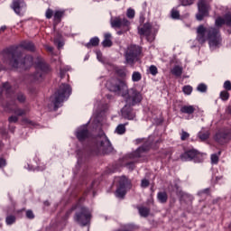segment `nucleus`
Here are the masks:
<instances>
[{
	"label": "nucleus",
	"mask_w": 231,
	"mask_h": 231,
	"mask_svg": "<svg viewBox=\"0 0 231 231\" xmlns=\"http://www.w3.org/2000/svg\"><path fill=\"white\" fill-rule=\"evenodd\" d=\"M54 44L58 46V50H60L64 46V40H62V36L60 34H58L54 38Z\"/></svg>",
	"instance_id": "nucleus-28"
},
{
	"label": "nucleus",
	"mask_w": 231,
	"mask_h": 231,
	"mask_svg": "<svg viewBox=\"0 0 231 231\" xmlns=\"http://www.w3.org/2000/svg\"><path fill=\"white\" fill-rule=\"evenodd\" d=\"M198 137L199 138V140H201V142H205V140H208V138H210V132L209 131H200L198 133Z\"/></svg>",
	"instance_id": "nucleus-30"
},
{
	"label": "nucleus",
	"mask_w": 231,
	"mask_h": 231,
	"mask_svg": "<svg viewBox=\"0 0 231 231\" xmlns=\"http://www.w3.org/2000/svg\"><path fill=\"white\" fill-rule=\"evenodd\" d=\"M219 180H223V176L216 177L217 183V181H219Z\"/></svg>",
	"instance_id": "nucleus-64"
},
{
	"label": "nucleus",
	"mask_w": 231,
	"mask_h": 231,
	"mask_svg": "<svg viewBox=\"0 0 231 231\" xmlns=\"http://www.w3.org/2000/svg\"><path fill=\"white\" fill-rule=\"evenodd\" d=\"M16 221V217L14 215H8L5 218V223L6 225L10 226V225H14V223H15Z\"/></svg>",
	"instance_id": "nucleus-34"
},
{
	"label": "nucleus",
	"mask_w": 231,
	"mask_h": 231,
	"mask_svg": "<svg viewBox=\"0 0 231 231\" xmlns=\"http://www.w3.org/2000/svg\"><path fill=\"white\" fill-rule=\"evenodd\" d=\"M138 32L140 35H145L146 37H149V35H151V25L144 24L142 28L139 29Z\"/></svg>",
	"instance_id": "nucleus-22"
},
{
	"label": "nucleus",
	"mask_w": 231,
	"mask_h": 231,
	"mask_svg": "<svg viewBox=\"0 0 231 231\" xmlns=\"http://www.w3.org/2000/svg\"><path fill=\"white\" fill-rule=\"evenodd\" d=\"M121 31L117 32V35H123L124 32H127V31H124V28H121Z\"/></svg>",
	"instance_id": "nucleus-62"
},
{
	"label": "nucleus",
	"mask_w": 231,
	"mask_h": 231,
	"mask_svg": "<svg viewBox=\"0 0 231 231\" xmlns=\"http://www.w3.org/2000/svg\"><path fill=\"white\" fill-rule=\"evenodd\" d=\"M96 55H97V59L99 62H104V60H102V51H97Z\"/></svg>",
	"instance_id": "nucleus-53"
},
{
	"label": "nucleus",
	"mask_w": 231,
	"mask_h": 231,
	"mask_svg": "<svg viewBox=\"0 0 231 231\" xmlns=\"http://www.w3.org/2000/svg\"><path fill=\"white\" fill-rule=\"evenodd\" d=\"M106 88L108 91L118 95V97H123L128 106H138L143 100L141 91L135 88L127 89V84L120 79L113 78L108 79L106 81Z\"/></svg>",
	"instance_id": "nucleus-1"
},
{
	"label": "nucleus",
	"mask_w": 231,
	"mask_h": 231,
	"mask_svg": "<svg viewBox=\"0 0 231 231\" xmlns=\"http://www.w3.org/2000/svg\"><path fill=\"white\" fill-rule=\"evenodd\" d=\"M60 79H63L64 77H66V70H64L63 69H60Z\"/></svg>",
	"instance_id": "nucleus-56"
},
{
	"label": "nucleus",
	"mask_w": 231,
	"mask_h": 231,
	"mask_svg": "<svg viewBox=\"0 0 231 231\" xmlns=\"http://www.w3.org/2000/svg\"><path fill=\"white\" fill-rule=\"evenodd\" d=\"M26 217L28 218V219H33L34 217H35V215L33 214V211H32V210H27L26 211Z\"/></svg>",
	"instance_id": "nucleus-52"
},
{
	"label": "nucleus",
	"mask_w": 231,
	"mask_h": 231,
	"mask_svg": "<svg viewBox=\"0 0 231 231\" xmlns=\"http://www.w3.org/2000/svg\"><path fill=\"white\" fill-rule=\"evenodd\" d=\"M199 158V152L196 149H189L180 154L181 162H191V160H196Z\"/></svg>",
	"instance_id": "nucleus-17"
},
{
	"label": "nucleus",
	"mask_w": 231,
	"mask_h": 231,
	"mask_svg": "<svg viewBox=\"0 0 231 231\" xmlns=\"http://www.w3.org/2000/svg\"><path fill=\"white\" fill-rule=\"evenodd\" d=\"M71 91V86L69 84L63 83L59 87L58 90L54 94V100L52 101V104L54 105V111H57V109L62 106V102H64V100H68L69 98Z\"/></svg>",
	"instance_id": "nucleus-7"
},
{
	"label": "nucleus",
	"mask_w": 231,
	"mask_h": 231,
	"mask_svg": "<svg viewBox=\"0 0 231 231\" xmlns=\"http://www.w3.org/2000/svg\"><path fill=\"white\" fill-rule=\"evenodd\" d=\"M182 6H190V5H194V0H180Z\"/></svg>",
	"instance_id": "nucleus-44"
},
{
	"label": "nucleus",
	"mask_w": 231,
	"mask_h": 231,
	"mask_svg": "<svg viewBox=\"0 0 231 231\" xmlns=\"http://www.w3.org/2000/svg\"><path fill=\"white\" fill-rule=\"evenodd\" d=\"M182 91L184 95H191L192 87L190 85H186L182 88Z\"/></svg>",
	"instance_id": "nucleus-37"
},
{
	"label": "nucleus",
	"mask_w": 231,
	"mask_h": 231,
	"mask_svg": "<svg viewBox=\"0 0 231 231\" xmlns=\"http://www.w3.org/2000/svg\"><path fill=\"white\" fill-rule=\"evenodd\" d=\"M145 14L141 13L140 14V23H143V21H145Z\"/></svg>",
	"instance_id": "nucleus-58"
},
{
	"label": "nucleus",
	"mask_w": 231,
	"mask_h": 231,
	"mask_svg": "<svg viewBox=\"0 0 231 231\" xmlns=\"http://www.w3.org/2000/svg\"><path fill=\"white\" fill-rule=\"evenodd\" d=\"M6 30V25L1 26L0 27V33H3Z\"/></svg>",
	"instance_id": "nucleus-61"
},
{
	"label": "nucleus",
	"mask_w": 231,
	"mask_h": 231,
	"mask_svg": "<svg viewBox=\"0 0 231 231\" xmlns=\"http://www.w3.org/2000/svg\"><path fill=\"white\" fill-rule=\"evenodd\" d=\"M9 111H14V115H16V116H25L26 113H28V109H23L20 107H16V108H12L9 109Z\"/></svg>",
	"instance_id": "nucleus-27"
},
{
	"label": "nucleus",
	"mask_w": 231,
	"mask_h": 231,
	"mask_svg": "<svg viewBox=\"0 0 231 231\" xmlns=\"http://www.w3.org/2000/svg\"><path fill=\"white\" fill-rule=\"evenodd\" d=\"M111 33L110 32H106L104 35V40L102 42V46L104 48H111V46H113V41H111Z\"/></svg>",
	"instance_id": "nucleus-19"
},
{
	"label": "nucleus",
	"mask_w": 231,
	"mask_h": 231,
	"mask_svg": "<svg viewBox=\"0 0 231 231\" xmlns=\"http://www.w3.org/2000/svg\"><path fill=\"white\" fill-rule=\"evenodd\" d=\"M2 91L3 93H5L6 98H9L10 100L4 105L5 109H12V105L15 104V100H17L19 104H24V102H26V95L23 92H18L14 95V89H12V85L8 82L3 83Z\"/></svg>",
	"instance_id": "nucleus-6"
},
{
	"label": "nucleus",
	"mask_w": 231,
	"mask_h": 231,
	"mask_svg": "<svg viewBox=\"0 0 231 231\" xmlns=\"http://www.w3.org/2000/svg\"><path fill=\"white\" fill-rule=\"evenodd\" d=\"M77 208H79V211L77 212L74 217L75 221H77L79 225H81V226H87L91 221V211L86 207H80L79 204L72 206V208L66 212L63 217L64 221L69 219L71 214H73V210H77Z\"/></svg>",
	"instance_id": "nucleus-4"
},
{
	"label": "nucleus",
	"mask_w": 231,
	"mask_h": 231,
	"mask_svg": "<svg viewBox=\"0 0 231 231\" xmlns=\"http://www.w3.org/2000/svg\"><path fill=\"white\" fill-rule=\"evenodd\" d=\"M92 151L95 154H107L113 151V146L111 145V141L107 138V135L103 131H100L99 134L93 139V148Z\"/></svg>",
	"instance_id": "nucleus-5"
},
{
	"label": "nucleus",
	"mask_w": 231,
	"mask_h": 231,
	"mask_svg": "<svg viewBox=\"0 0 231 231\" xmlns=\"http://www.w3.org/2000/svg\"><path fill=\"white\" fill-rule=\"evenodd\" d=\"M214 140L220 145H225L231 141V127H224L218 130L215 136Z\"/></svg>",
	"instance_id": "nucleus-11"
},
{
	"label": "nucleus",
	"mask_w": 231,
	"mask_h": 231,
	"mask_svg": "<svg viewBox=\"0 0 231 231\" xmlns=\"http://www.w3.org/2000/svg\"><path fill=\"white\" fill-rule=\"evenodd\" d=\"M218 162H219V155L216 153L211 154V163H213L214 165H217Z\"/></svg>",
	"instance_id": "nucleus-42"
},
{
	"label": "nucleus",
	"mask_w": 231,
	"mask_h": 231,
	"mask_svg": "<svg viewBox=\"0 0 231 231\" xmlns=\"http://www.w3.org/2000/svg\"><path fill=\"white\" fill-rule=\"evenodd\" d=\"M149 73L153 77H156V75H158V68L154 65L150 66Z\"/></svg>",
	"instance_id": "nucleus-39"
},
{
	"label": "nucleus",
	"mask_w": 231,
	"mask_h": 231,
	"mask_svg": "<svg viewBox=\"0 0 231 231\" xmlns=\"http://www.w3.org/2000/svg\"><path fill=\"white\" fill-rule=\"evenodd\" d=\"M215 24L216 26H218L220 28L221 26H223V24H226V23L225 22V18L219 16L216 19Z\"/></svg>",
	"instance_id": "nucleus-36"
},
{
	"label": "nucleus",
	"mask_w": 231,
	"mask_h": 231,
	"mask_svg": "<svg viewBox=\"0 0 231 231\" xmlns=\"http://www.w3.org/2000/svg\"><path fill=\"white\" fill-rule=\"evenodd\" d=\"M149 185H151V182L149 181V180L143 179L141 180V187H142V189H147V187H149Z\"/></svg>",
	"instance_id": "nucleus-43"
},
{
	"label": "nucleus",
	"mask_w": 231,
	"mask_h": 231,
	"mask_svg": "<svg viewBox=\"0 0 231 231\" xmlns=\"http://www.w3.org/2000/svg\"><path fill=\"white\" fill-rule=\"evenodd\" d=\"M128 123H125L124 125H118L116 128L115 133H116V134H125V125H127Z\"/></svg>",
	"instance_id": "nucleus-32"
},
{
	"label": "nucleus",
	"mask_w": 231,
	"mask_h": 231,
	"mask_svg": "<svg viewBox=\"0 0 231 231\" xmlns=\"http://www.w3.org/2000/svg\"><path fill=\"white\" fill-rule=\"evenodd\" d=\"M189 136H190V134L185 131H182L181 135H180V140L182 142H185V140H187V138H189Z\"/></svg>",
	"instance_id": "nucleus-49"
},
{
	"label": "nucleus",
	"mask_w": 231,
	"mask_h": 231,
	"mask_svg": "<svg viewBox=\"0 0 231 231\" xmlns=\"http://www.w3.org/2000/svg\"><path fill=\"white\" fill-rule=\"evenodd\" d=\"M3 167H6V160L0 158V169H3Z\"/></svg>",
	"instance_id": "nucleus-55"
},
{
	"label": "nucleus",
	"mask_w": 231,
	"mask_h": 231,
	"mask_svg": "<svg viewBox=\"0 0 231 231\" xmlns=\"http://www.w3.org/2000/svg\"><path fill=\"white\" fill-rule=\"evenodd\" d=\"M11 8L17 15H21V10L26 8V3H24V0H13Z\"/></svg>",
	"instance_id": "nucleus-18"
},
{
	"label": "nucleus",
	"mask_w": 231,
	"mask_h": 231,
	"mask_svg": "<svg viewBox=\"0 0 231 231\" xmlns=\"http://www.w3.org/2000/svg\"><path fill=\"white\" fill-rule=\"evenodd\" d=\"M8 122L9 124H17V122H19V117H17L16 116H11L8 118Z\"/></svg>",
	"instance_id": "nucleus-46"
},
{
	"label": "nucleus",
	"mask_w": 231,
	"mask_h": 231,
	"mask_svg": "<svg viewBox=\"0 0 231 231\" xmlns=\"http://www.w3.org/2000/svg\"><path fill=\"white\" fill-rule=\"evenodd\" d=\"M134 9L133 8H128L126 11V16L128 17V19H134Z\"/></svg>",
	"instance_id": "nucleus-40"
},
{
	"label": "nucleus",
	"mask_w": 231,
	"mask_h": 231,
	"mask_svg": "<svg viewBox=\"0 0 231 231\" xmlns=\"http://www.w3.org/2000/svg\"><path fill=\"white\" fill-rule=\"evenodd\" d=\"M149 149H151V146H149V144L147 143H144L139 148H137L136 151L131 153H128L125 156V158L126 160H132V161L125 163L126 169H128L129 171H134V163H138V159L142 158V156H143V154H145V152H147Z\"/></svg>",
	"instance_id": "nucleus-8"
},
{
	"label": "nucleus",
	"mask_w": 231,
	"mask_h": 231,
	"mask_svg": "<svg viewBox=\"0 0 231 231\" xmlns=\"http://www.w3.org/2000/svg\"><path fill=\"white\" fill-rule=\"evenodd\" d=\"M133 106V105L126 103V105L121 109L123 118H125V120H134L136 117V113H134Z\"/></svg>",
	"instance_id": "nucleus-16"
},
{
	"label": "nucleus",
	"mask_w": 231,
	"mask_h": 231,
	"mask_svg": "<svg viewBox=\"0 0 231 231\" xmlns=\"http://www.w3.org/2000/svg\"><path fill=\"white\" fill-rule=\"evenodd\" d=\"M171 19H180V11L176 9L171 10Z\"/></svg>",
	"instance_id": "nucleus-45"
},
{
	"label": "nucleus",
	"mask_w": 231,
	"mask_h": 231,
	"mask_svg": "<svg viewBox=\"0 0 231 231\" xmlns=\"http://www.w3.org/2000/svg\"><path fill=\"white\" fill-rule=\"evenodd\" d=\"M118 74L120 75V77H125V71L122 69L118 70Z\"/></svg>",
	"instance_id": "nucleus-60"
},
{
	"label": "nucleus",
	"mask_w": 231,
	"mask_h": 231,
	"mask_svg": "<svg viewBox=\"0 0 231 231\" xmlns=\"http://www.w3.org/2000/svg\"><path fill=\"white\" fill-rule=\"evenodd\" d=\"M209 190L210 189L208 188L201 189L198 191V196H203V194H208Z\"/></svg>",
	"instance_id": "nucleus-54"
},
{
	"label": "nucleus",
	"mask_w": 231,
	"mask_h": 231,
	"mask_svg": "<svg viewBox=\"0 0 231 231\" xmlns=\"http://www.w3.org/2000/svg\"><path fill=\"white\" fill-rule=\"evenodd\" d=\"M129 187H131V182H129V180H127L125 176L120 177L118 186L116 190V197L119 198L120 199H124L125 194H127V189H129Z\"/></svg>",
	"instance_id": "nucleus-12"
},
{
	"label": "nucleus",
	"mask_w": 231,
	"mask_h": 231,
	"mask_svg": "<svg viewBox=\"0 0 231 231\" xmlns=\"http://www.w3.org/2000/svg\"><path fill=\"white\" fill-rule=\"evenodd\" d=\"M196 111V108H194V106H182L180 107V113H183L184 115H192Z\"/></svg>",
	"instance_id": "nucleus-21"
},
{
	"label": "nucleus",
	"mask_w": 231,
	"mask_h": 231,
	"mask_svg": "<svg viewBox=\"0 0 231 231\" xmlns=\"http://www.w3.org/2000/svg\"><path fill=\"white\" fill-rule=\"evenodd\" d=\"M20 48L26 50L27 51H35V45L32 42H22L20 43Z\"/></svg>",
	"instance_id": "nucleus-20"
},
{
	"label": "nucleus",
	"mask_w": 231,
	"mask_h": 231,
	"mask_svg": "<svg viewBox=\"0 0 231 231\" xmlns=\"http://www.w3.org/2000/svg\"><path fill=\"white\" fill-rule=\"evenodd\" d=\"M140 80H142V73L138 71H134L132 74V81L140 82Z\"/></svg>",
	"instance_id": "nucleus-33"
},
{
	"label": "nucleus",
	"mask_w": 231,
	"mask_h": 231,
	"mask_svg": "<svg viewBox=\"0 0 231 231\" xmlns=\"http://www.w3.org/2000/svg\"><path fill=\"white\" fill-rule=\"evenodd\" d=\"M224 89H226V91H231V81L230 80H226L224 82Z\"/></svg>",
	"instance_id": "nucleus-48"
},
{
	"label": "nucleus",
	"mask_w": 231,
	"mask_h": 231,
	"mask_svg": "<svg viewBox=\"0 0 231 231\" xmlns=\"http://www.w3.org/2000/svg\"><path fill=\"white\" fill-rule=\"evenodd\" d=\"M51 71V68L46 61L44 60H38L36 62V72L32 75L33 80L37 82H41L42 79H44V75L46 73H50Z\"/></svg>",
	"instance_id": "nucleus-10"
},
{
	"label": "nucleus",
	"mask_w": 231,
	"mask_h": 231,
	"mask_svg": "<svg viewBox=\"0 0 231 231\" xmlns=\"http://www.w3.org/2000/svg\"><path fill=\"white\" fill-rule=\"evenodd\" d=\"M207 89H208V88L205 85V83H200L197 87V91H199V93H207Z\"/></svg>",
	"instance_id": "nucleus-38"
},
{
	"label": "nucleus",
	"mask_w": 231,
	"mask_h": 231,
	"mask_svg": "<svg viewBox=\"0 0 231 231\" xmlns=\"http://www.w3.org/2000/svg\"><path fill=\"white\" fill-rule=\"evenodd\" d=\"M219 199H221L220 198L215 199H213V205H216L219 202Z\"/></svg>",
	"instance_id": "nucleus-63"
},
{
	"label": "nucleus",
	"mask_w": 231,
	"mask_h": 231,
	"mask_svg": "<svg viewBox=\"0 0 231 231\" xmlns=\"http://www.w3.org/2000/svg\"><path fill=\"white\" fill-rule=\"evenodd\" d=\"M140 55H142V48L140 46H128L125 51V63L129 64V66H134V62L138 60Z\"/></svg>",
	"instance_id": "nucleus-9"
},
{
	"label": "nucleus",
	"mask_w": 231,
	"mask_h": 231,
	"mask_svg": "<svg viewBox=\"0 0 231 231\" xmlns=\"http://www.w3.org/2000/svg\"><path fill=\"white\" fill-rule=\"evenodd\" d=\"M220 98L224 102H226V100H228L230 98V93H228V91H226V90L221 91L220 92Z\"/></svg>",
	"instance_id": "nucleus-35"
},
{
	"label": "nucleus",
	"mask_w": 231,
	"mask_h": 231,
	"mask_svg": "<svg viewBox=\"0 0 231 231\" xmlns=\"http://www.w3.org/2000/svg\"><path fill=\"white\" fill-rule=\"evenodd\" d=\"M208 3H212V0H199L198 3V14H196L197 21H201L203 18L208 17V8L210 5Z\"/></svg>",
	"instance_id": "nucleus-14"
},
{
	"label": "nucleus",
	"mask_w": 231,
	"mask_h": 231,
	"mask_svg": "<svg viewBox=\"0 0 231 231\" xmlns=\"http://www.w3.org/2000/svg\"><path fill=\"white\" fill-rule=\"evenodd\" d=\"M64 17V11H55L54 13V23L55 24H59L60 21H62V18Z\"/></svg>",
	"instance_id": "nucleus-26"
},
{
	"label": "nucleus",
	"mask_w": 231,
	"mask_h": 231,
	"mask_svg": "<svg viewBox=\"0 0 231 231\" xmlns=\"http://www.w3.org/2000/svg\"><path fill=\"white\" fill-rule=\"evenodd\" d=\"M138 208V212L141 216V217H148L149 214L151 213V209H149V208L147 207H139Z\"/></svg>",
	"instance_id": "nucleus-25"
},
{
	"label": "nucleus",
	"mask_w": 231,
	"mask_h": 231,
	"mask_svg": "<svg viewBox=\"0 0 231 231\" xmlns=\"http://www.w3.org/2000/svg\"><path fill=\"white\" fill-rule=\"evenodd\" d=\"M111 28L115 30L123 28L124 32H129V26H131V22L127 18H122L120 16L112 17L110 19Z\"/></svg>",
	"instance_id": "nucleus-13"
},
{
	"label": "nucleus",
	"mask_w": 231,
	"mask_h": 231,
	"mask_svg": "<svg viewBox=\"0 0 231 231\" xmlns=\"http://www.w3.org/2000/svg\"><path fill=\"white\" fill-rule=\"evenodd\" d=\"M4 64L11 66V68H21V69H28L33 66V57L26 55L23 58V54L19 51V47L11 46L2 51Z\"/></svg>",
	"instance_id": "nucleus-2"
},
{
	"label": "nucleus",
	"mask_w": 231,
	"mask_h": 231,
	"mask_svg": "<svg viewBox=\"0 0 231 231\" xmlns=\"http://www.w3.org/2000/svg\"><path fill=\"white\" fill-rule=\"evenodd\" d=\"M9 131L10 133H15V126L9 125Z\"/></svg>",
	"instance_id": "nucleus-59"
},
{
	"label": "nucleus",
	"mask_w": 231,
	"mask_h": 231,
	"mask_svg": "<svg viewBox=\"0 0 231 231\" xmlns=\"http://www.w3.org/2000/svg\"><path fill=\"white\" fill-rule=\"evenodd\" d=\"M100 44V39L98 37H93L90 39L89 42L86 43L87 48H90L91 46H98Z\"/></svg>",
	"instance_id": "nucleus-31"
},
{
	"label": "nucleus",
	"mask_w": 231,
	"mask_h": 231,
	"mask_svg": "<svg viewBox=\"0 0 231 231\" xmlns=\"http://www.w3.org/2000/svg\"><path fill=\"white\" fill-rule=\"evenodd\" d=\"M171 73L172 75H174L175 77H181L182 73H183V68L176 65L171 69Z\"/></svg>",
	"instance_id": "nucleus-29"
},
{
	"label": "nucleus",
	"mask_w": 231,
	"mask_h": 231,
	"mask_svg": "<svg viewBox=\"0 0 231 231\" xmlns=\"http://www.w3.org/2000/svg\"><path fill=\"white\" fill-rule=\"evenodd\" d=\"M45 50L49 51L50 53H53V47L50 45H45Z\"/></svg>",
	"instance_id": "nucleus-57"
},
{
	"label": "nucleus",
	"mask_w": 231,
	"mask_h": 231,
	"mask_svg": "<svg viewBox=\"0 0 231 231\" xmlns=\"http://www.w3.org/2000/svg\"><path fill=\"white\" fill-rule=\"evenodd\" d=\"M157 199L159 203H167V200L169 199V196H167V192L160 191L157 193Z\"/></svg>",
	"instance_id": "nucleus-23"
},
{
	"label": "nucleus",
	"mask_w": 231,
	"mask_h": 231,
	"mask_svg": "<svg viewBox=\"0 0 231 231\" xmlns=\"http://www.w3.org/2000/svg\"><path fill=\"white\" fill-rule=\"evenodd\" d=\"M100 185V180H94L90 187L87 189L85 191V194H89V192H92L93 196H95V189Z\"/></svg>",
	"instance_id": "nucleus-24"
},
{
	"label": "nucleus",
	"mask_w": 231,
	"mask_h": 231,
	"mask_svg": "<svg viewBox=\"0 0 231 231\" xmlns=\"http://www.w3.org/2000/svg\"><path fill=\"white\" fill-rule=\"evenodd\" d=\"M77 156H78V165H80V163H82V151L80 150L77 151Z\"/></svg>",
	"instance_id": "nucleus-51"
},
{
	"label": "nucleus",
	"mask_w": 231,
	"mask_h": 231,
	"mask_svg": "<svg viewBox=\"0 0 231 231\" xmlns=\"http://www.w3.org/2000/svg\"><path fill=\"white\" fill-rule=\"evenodd\" d=\"M224 20L226 26H231V14L227 13L224 15Z\"/></svg>",
	"instance_id": "nucleus-41"
},
{
	"label": "nucleus",
	"mask_w": 231,
	"mask_h": 231,
	"mask_svg": "<svg viewBox=\"0 0 231 231\" xmlns=\"http://www.w3.org/2000/svg\"><path fill=\"white\" fill-rule=\"evenodd\" d=\"M177 196L182 199V198H185V196H189V194L185 193L183 190L177 189L176 192Z\"/></svg>",
	"instance_id": "nucleus-50"
},
{
	"label": "nucleus",
	"mask_w": 231,
	"mask_h": 231,
	"mask_svg": "<svg viewBox=\"0 0 231 231\" xmlns=\"http://www.w3.org/2000/svg\"><path fill=\"white\" fill-rule=\"evenodd\" d=\"M88 124H89V122L87 123L86 125L79 126L76 130L75 134H76V137L79 140V142H86V140H88V138H89V136H91L89 130H88Z\"/></svg>",
	"instance_id": "nucleus-15"
},
{
	"label": "nucleus",
	"mask_w": 231,
	"mask_h": 231,
	"mask_svg": "<svg viewBox=\"0 0 231 231\" xmlns=\"http://www.w3.org/2000/svg\"><path fill=\"white\" fill-rule=\"evenodd\" d=\"M205 33H208V41L211 51L217 50V48H221L223 39L221 38L219 29L216 27H209L207 29L203 24L199 25L197 28V41L199 44H205L207 42Z\"/></svg>",
	"instance_id": "nucleus-3"
},
{
	"label": "nucleus",
	"mask_w": 231,
	"mask_h": 231,
	"mask_svg": "<svg viewBox=\"0 0 231 231\" xmlns=\"http://www.w3.org/2000/svg\"><path fill=\"white\" fill-rule=\"evenodd\" d=\"M45 17L46 19H51V17H53V10L48 8L45 13Z\"/></svg>",
	"instance_id": "nucleus-47"
}]
</instances>
